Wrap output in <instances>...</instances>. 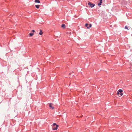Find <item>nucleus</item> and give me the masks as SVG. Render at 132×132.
I'll return each instance as SVG.
<instances>
[{
	"label": "nucleus",
	"mask_w": 132,
	"mask_h": 132,
	"mask_svg": "<svg viewBox=\"0 0 132 132\" xmlns=\"http://www.w3.org/2000/svg\"><path fill=\"white\" fill-rule=\"evenodd\" d=\"M59 125L56 124L55 123H54L53 125L52 129L54 130H56L57 129Z\"/></svg>",
	"instance_id": "1"
},
{
	"label": "nucleus",
	"mask_w": 132,
	"mask_h": 132,
	"mask_svg": "<svg viewBox=\"0 0 132 132\" xmlns=\"http://www.w3.org/2000/svg\"><path fill=\"white\" fill-rule=\"evenodd\" d=\"M122 90L119 89V91L118 92L117 94L119 96H121L123 95L122 93Z\"/></svg>",
	"instance_id": "2"
},
{
	"label": "nucleus",
	"mask_w": 132,
	"mask_h": 132,
	"mask_svg": "<svg viewBox=\"0 0 132 132\" xmlns=\"http://www.w3.org/2000/svg\"><path fill=\"white\" fill-rule=\"evenodd\" d=\"M88 4L89 6L91 7H93L95 6V4L91 3L90 2H89L88 3Z\"/></svg>",
	"instance_id": "3"
},
{
	"label": "nucleus",
	"mask_w": 132,
	"mask_h": 132,
	"mask_svg": "<svg viewBox=\"0 0 132 132\" xmlns=\"http://www.w3.org/2000/svg\"><path fill=\"white\" fill-rule=\"evenodd\" d=\"M85 26L87 28L89 29L92 26V25L91 24H88L87 23H86L85 24Z\"/></svg>",
	"instance_id": "4"
},
{
	"label": "nucleus",
	"mask_w": 132,
	"mask_h": 132,
	"mask_svg": "<svg viewBox=\"0 0 132 132\" xmlns=\"http://www.w3.org/2000/svg\"><path fill=\"white\" fill-rule=\"evenodd\" d=\"M35 3H39L40 2V1H39L38 0H35Z\"/></svg>",
	"instance_id": "5"
},
{
	"label": "nucleus",
	"mask_w": 132,
	"mask_h": 132,
	"mask_svg": "<svg viewBox=\"0 0 132 132\" xmlns=\"http://www.w3.org/2000/svg\"><path fill=\"white\" fill-rule=\"evenodd\" d=\"M40 32H39V35H41L43 34V32L41 30H40Z\"/></svg>",
	"instance_id": "6"
},
{
	"label": "nucleus",
	"mask_w": 132,
	"mask_h": 132,
	"mask_svg": "<svg viewBox=\"0 0 132 132\" xmlns=\"http://www.w3.org/2000/svg\"><path fill=\"white\" fill-rule=\"evenodd\" d=\"M39 6H40V5H35V6L37 9L39 8Z\"/></svg>",
	"instance_id": "7"
},
{
	"label": "nucleus",
	"mask_w": 132,
	"mask_h": 132,
	"mask_svg": "<svg viewBox=\"0 0 132 132\" xmlns=\"http://www.w3.org/2000/svg\"><path fill=\"white\" fill-rule=\"evenodd\" d=\"M61 27L63 28H64L65 27V25L64 24H62L61 26Z\"/></svg>",
	"instance_id": "8"
},
{
	"label": "nucleus",
	"mask_w": 132,
	"mask_h": 132,
	"mask_svg": "<svg viewBox=\"0 0 132 132\" xmlns=\"http://www.w3.org/2000/svg\"><path fill=\"white\" fill-rule=\"evenodd\" d=\"M34 35V34L33 33H30L29 34V35L31 36H32L33 35Z\"/></svg>",
	"instance_id": "9"
},
{
	"label": "nucleus",
	"mask_w": 132,
	"mask_h": 132,
	"mask_svg": "<svg viewBox=\"0 0 132 132\" xmlns=\"http://www.w3.org/2000/svg\"><path fill=\"white\" fill-rule=\"evenodd\" d=\"M49 106L50 108H52V109H53L54 108L53 107H52L51 105V104H49Z\"/></svg>",
	"instance_id": "10"
},
{
	"label": "nucleus",
	"mask_w": 132,
	"mask_h": 132,
	"mask_svg": "<svg viewBox=\"0 0 132 132\" xmlns=\"http://www.w3.org/2000/svg\"><path fill=\"white\" fill-rule=\"evenodd\" d=\"M101 3H102L100 2L98 4V5L99 6L100 5H101Z\"/></svg>",
	"instance_id": "11"
},
{
	"label": "nucleus",
	"mask_w": 132,
	"mask_h": 132,
	"mask_svg": "<svg viewBox=\"0 0 132 132\" xmlns=\"http://www.w3.org/2000/svg\"><path fill=\"white\" fill-rule=\"evenodd\" d=\"M125 29H128V27H127V26H125Z\"/></svg>",
	"instance_id": "12"
},
{
	"label": "nucleus",
	"mask_w": 132,
	"mask_h": 132,
	"mask_svg": "<svg viewBox=\"0 0 132 132\" xmlns=\"http://www.w3.org/2000/svg\"><path fill=\"white\" fill-rule=\"evenodd\" d=\"M102 0H100V2L102 3Z\"/></svg>",
	"instance_id": "13"
},
{
	"label": "nucleus",
	"mask_w": 132,
	"mask_h": 132,
	"mask_svg": "<svg viewBox=\"0 0 132 132\" xmlns=\"http://www.w3.org/2000/svg\"><path fill=\"white\" fill-rule=\"evenodd\" d=\"M32 31L33 32H35V30H32Z\"/></svg>",
	"instance_id": "14"
}]
</instances>
